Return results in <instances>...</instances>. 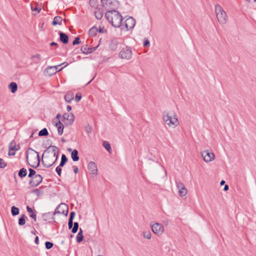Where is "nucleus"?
Segmentation results:
<instances>
[{
    "label": "nucleus",
    "mask_w": 256,
    "mask_h": 256,
    "mask_svg": "<svg viewBox=\"0 0 256 256\" xmlns=\"http://www.w3.org/2000/svg\"><path fill=\"white\" fill-rule=\"evenodd\" d=\"M58 34L60 41L64 44H68L69 40L68 36L62 32H59Z\"/></svg>",
    "instance_id": "nucleus-18"
},
{
    "label": "nucleus",
    "mask_w": 256,
    "mask_h": 256,
    "mask_svg": "<svg viewBox=\"0 0 256 256\" xmlns=\"http://www.w3.org/2000/svg\"><path fill=\"white\" fill-rule=\"evenodd\" d=\"M63 118L68 121L66 125H71L74 122V116L72 113H64L63 114Z\"/></svg>",
    "instance_id": "nucleus-16"
},
{
    "label": "nucleus",
    "mask_w": 256,
    "mask_h": 256,
    "mask_svg": "<svg viewBox=\"0 0 256 256\" xmlns=\"http://www.w3.org/2000/svg\"><path fill=\"white\" fill-rule=\"evenodd\" d=\"M48 134V131L46 128H44L41 130H40L38 132V136H46Z\"/></svg>",
    "instance_id": "nucleus-31"
},
{
    "label": "nucleus",
    "mask_w": 256,
    "mask_h": 256,
    "mask_svg": "<svg viewBox=\"0 0 256 256\" xmlns=\"http://www.w3.org/2000/svg\"><path fill=\"white\" fill-rule=\"evenodd\" d=\"M150 227L152 232L158 236H161L164 232V226L158 222L151 223Z\"/></svg>",
    "instance_id": "nucleus-8"
},
{
    "label": "nucleus",
    "mask_w": 256,
    "mask_h": 256,
    "mask_svg": "<svg viewBox=\"0 0 256 256\" xmlns=\"http://www.w3.org/2000/svg\"><path fill=\"white\" fill-rule=\"evenodd\" d=\"M14 179L16 180V172H14Z\"/></svg>",
    "instance_id": "nucleus-62"
},
{
    "label": "nucleus",
    "mask_w": 256,
    "mask_h": 256,
    "mask_svg": "<svg viewBox=\"0 0 256 256\" xmlns=\"http://www.w3.org/2000/svg\"><path fill=\"white\" fill-rule=\"evenodd\" d=\"M8 88L10 90L12 93L16 92V82H12L8 86Z\"/></svg>",
    "instance_id": "nucleus-30"
},
{
    "label": "nucleus",
    "mask_w": 256,
    "mask_h": 256,
    "mask_svg": "<svg viewBox=\"0 0 256 256\" xmlns=\"http://www.w3.org/2000/svg\"><path fill=\"white\" fill-rule=\"evenodd\" d=\"M78 228V222H75L74 223V226L72 228V232L74 234H75L77 232Z\"/></svg>",
    "instance_id": "nucleus-37"
},
{
    "label": "nucleus",
    "mask_w": 256,
    "mask_h": 256,
    "mask_svg": "<svg viewBox=\"0 0 256 256\" xmlns=\"http://www.w3.org/2000/svg\"><path fill=\"white\" fill-rule=\"evenodd\" d=\"M132 52L130 48L126 46L119 53V56L122 58L129 60L131 58Z\"/></svg>",
    "instance_id": "nucleus-9"
},
{
    "label": "nucleus",
    "mask_w": 256,
    "mask_h": 256,
    "mask_svg": "<svg viewBox=\"0 0 256 256\" xmlns=\"http://www.w3.org/2000/svg\"><path fill=\"white\" fill-rule=\"evenodd\" d=\"M82 98V94L80 93H77L75 97V100L76 102H79Z\"/></svg>",
    "instance_id": "nucleus-43"
},
{
    "label": "nucleus",
    "mask_w": 256,
    "mask_h": 256,
    "mask_svg": "<svg viewBox=\"0 0 256 256\" xmlns=\"http://www.w3.org/2000/svg\"><path fill=\"white\" fill-rule=\"evenodd\" d=\"M94 15L97 20H100L103 16V12L100 8H96L94 12Z\"/></svg>",
    "instance_id": "nucleus-19"
},
{
    "label": "nucleus",
    "mask_w": 256,
    "mask_h": 256,
    "mask_svg": "<svg viewBox=\"0 0 256 256\" xmlns=\"http://www.w3.org/2000/svg\"><path fill=\"white\" fill-rule=\"evenodd\" d=\"M26 209H27L28 212H30V214L34 212L33 210H32V208H30V207H29L28 206H27Z\"/></svg>",
    "instance_id": "nucleus-51"
},
{
    "label": "nucleus",
    "mask_w": 256,
    "mask_h": 256,
    "mask_svg": "<svg viewBox=\"0 0 256 256\" xmlns=\"http://www.w3.org/2000/svg\"><path fill=\"white\" fill-rule=\"evenodd\" d=\"M143 236L144 238L150 240L151 238V232L150 231H144L142 232Z\"/></svg>",
    "instance_id": "nucleus-34"
},
{
    "label": "nucleus",
    "mask_w": 256,
    "mask_h": 256,
    "mask_svg": "<svg viewBox=\"0 0 256 256\" xmlns=\"http://www.w3.org/2000/svg\"><path fill=\"white\" fill-rule=\"evenodd\" d=\"M215 12L218 22L221 24H224L226 23L228 16L226 12L222 9V7L216 4L215 6Z\"/></svg>",
    "instance_id": "nucleus-5"
},
{
    "label": "nucleus",
    "mask_w": 256,
    "mask_h": 256,
    "mask_svg": "<svg viewBox=\"0 0 256 256\" xmlns=\"http://www.w3.org/2000/svg\"><path fill=\"white\" fill-rule=\"evenodd\" d=\"M30 216L32 218H33L34 221H36V214H35V212H33L32 213H31Z\"/></svg>",
    "instance_id": "nucleus-47"
},
{
    "label": "nucleus",
    "mask_w": 256,
    "mask_h": 256,
    "mask_svg": "<svg viewBox=\"0 0 256 256\" xmlns=\"http://www.w3.org/2000/svg\"><path fill=\"white\" fill-rule=\"evenodd\" d=\"M107 20L114 28H120L122 25V17L118 11H107L105 14Z\"/></svg>",
    "instance_id": "nucleus-2"
},
{
    "label": "nucleus",
    "mask_w": 256,
    "mask_h": 256,
    "mask_svg": "<svg viewBox=\"0 0 256 256\" xmlns=\"http://www.w3.org/2000/svg\"><path fill=\"white\" fill-rule=\"evenodd\" d=\"M95 2V0H90V6L92 5V4H94V3Z\"/></svg>",
    "instance_id": "nucleus-58"
},
{
    "label": "nucleus",
    "mask_w": 256,
    "mask_h": 256,
    "mask_svg": "<svg viewBox=\"0 0 256 256\" xmlns=\"http://www.w3.org/2000/svg\"><path fill=\"white\" fill-rule=\"evenodd\" d=\"M25 216L24 215H22L18 220V224L20 226H23L25 224Z\"/></svg>",
    "instance_id": "nucleus-38"
},
{
    "label": "nucleus",
    "mask_w": 256,
    "mask_h": 256,
    "mask_svg": "<svg viewBox=\"0 0 256 256\" xmlns=\"http://www.w3.org/2000/svg\"><path fill=\"white\" fill-rule=\"evenodd\" d=\"M55 214L52 212H48L44 214L42 216V218L44 220H47L50 219V218H54L53 216Z\"/></svg>",
    "instance_id": "nucleus-25"
},
{
    "label": "nucleus",
    "mask_w": 256,
    "mask_h": 256,
    "mask_svg": "<svg viewBox=\"0 0 256 256\" xmlns=\"http://www.w3.org/2000/svg\"><path fill=\"white\" fill-rule=\"evenodd\" d=\"M32 58H36V60H34V62L36 64H38L41 60V56L40 54H38L35 55H32Z\"/></svg>",
    "instance_id": "nucleus-32"
},
{
    "label": "nucleus",
    "mask_w": 256,
    "mask_h": 256,
    "mask_svg": "<svg viewBox=\"0 0 256 256\" xmlns=\"http://www.w3.org/2000/svg\"><path fill=\"white\" fill-rule=\"evenodd\" d=\"M56 126L58 128V134L60 135H62L63 133V130L64 128L63 124L59 120L58 122L56 124Z\"/></svg>",
    "instance_id": "nucleus-21"
},
{
    "label": "nucleus",
    "mask_w": 256,
    "mask_h": 256,
    "mask_svg": "<svg viewBox=\"0 0 256 256\" xmlns=\"http://www.w3.org/2000/svg\"><path fill=\"white\" fill-rule=\"evenodd\" d=\"M143 46L144 47H150V42L148 38H144V40Z\"/></svg>",
    "instance_id": "nucleus-39"
},
{
    "label": "nucleus",
    "mask_w": 256,
    "mask_h": 256,
    "mask_svg": "<svg viewBox=\"0 0 256 256\" xmlns=\"http://www.w3.org/2000/svg\"><path fill=\"white\" fill-rule=\"evenodd\" d=\"M67 150H68V152H72V149L71 148H68L67 149Z\"/></svg>",
    "instance_id": "nucleus-63"
},
{
    "label": "nucleus",
    "mask_w": 256,
    "mask_h": 256,
    "mask_svg": "<svg viewBox=\"0 0 256 256\" xmlns=\"http://www.w3.org/2000/svg\"><path fill=\"white\" fill-rule=\"evenodd\" d=\"M6 164L4 160L0 158V168H4L6 166Z\"/></svg>",
    "instance_id": "nucleus-42"
},
{
    "label": "nucleus",
    "mask_w": 256,
    "mask_h": 256,
    "mask_svg": "<svg viewBox=\"0 0 256 256\" xmlns=\"http://www.w3.org/2000/svg\"><path fill=\"white\" fill-rule=\"evenodd\" d=\"M60 167L61 166H57L56 168V171L59 176H60L61 175L62 168Z\"/></svg>",
    "instance_id": "nucleus-44"
},
{
    "label": "nucleus",
    "mask_w": 256,
    "mask_h": 256,
    "mask_svg": "<svg viewBox=\"0 0 256 256\" xmlns=\"http://www.w3.org/2000/svg\"><path fill=\"white\" fill-rule=\"evenodd\" d=\"M66 110H68V112L70 111V110H72V107H71V106H66Z\"/></svg>",
    "instance_id": "nucleus-57"
},
{
    "label": "nucleus",
    "mask_w": 256,
    "mask_h": 256,
    "mask_svg": "<svg viewBox=\"0 0 256 256\" xmlns=\"http://www.w3.org/2000/svg\"><path fill=\"white\" fill-rule=\"evenodd\" d=\"M98 32V29L96 27H92L88 31V34L90 36H94Z\"/></svg>",
    "instance_id": "nucleus-28"
},
{
    "label": "nucleus",
    "mask_w": 256,
    "mask_h": 256,
    "mask_svg": "<svg viewBox=\"0 0 256 256\" xmlns=\"http://www.w3.org/2000/svg\"><path fill=\"white\" fill-rule=\"evenodd\" d=\"M201 156L206 162H210L214 160L215 158L213 152L208 150H204L201 152Z\"/></svg>",
    "instance_id": "nucleus-11"
},
{
    "label": "nucleus",
    "mask_w": 256,
    "mask_h": 256,
    "mask_svg": "<svg viewBox=\"0 0 256 256\" xmlns=\"http://www.w3.org/2000/svg\"><path fill=\"white\" fill-rule=\"evenodd\" d=\"M72 225H73V220H68V228L69 229H70L72 228Z\"/></svg>",
    "instance_id": "nucleus-46"
},
{
    "label": "nucleus",
    "mask_w": 256,
    "mask_h": 256,
    "mask_svg": "<svg viewBox=\"0 0 256 256\" xmlns=\"http://www.w3.org/2000/svg\"><path fill=\"white\" fill-rule=\"evenodd\" d=\"M80 43V38L79 37L77 36L74 38V40L73 41L72 44L74 46H75L76 44H78Z\"/></svg>",
    "instance_id": "nucleus-41"
},
{
    "label": "nucleus",
    "mask_w": 256,
    "mask_h": 256,
    "mask_svg": "<svg viewBox=\"0 0 256 256\" xmlns=\"http://www.w3.org/2000/svg\"><path fill=\"white\" fill-rule=\"evenodd\" d=\"M68 207L65 204L62 203L60 204L56 208L54 214H62L67 216L68 213Z\"/></svg>",
    "instance_id": "nucleus-10"
},
{
    "label": "nucleus",
    "mask_w": 256,
    "mask_h": 256,
    "mask_svg": "<svg viewBox=\"0 0 256 256\" xmlns=\"http://www.w3.org/2000/svg\"><path fill=\"white\" fill-rule=\"evenodd\" d=\"M177 188L178 190V194L180 196H184L187 194V190L184 184L180 182H176Z\"/></svg>",
    "instance_id": "nucleus-13"
},
{
    "label": "nucleus",
    "mask_w": 256,
    "mask_h": 256,
    "mask_svg": "<svg viewBox=\"0 0 256 256\" xmlns=\"http://www.w3.org/2000/svg\"><path fill=\"white\" fill-rule=\"evenodd\" d=\"M42 177L41 175L38 174L36 176H34V177L30 179L29 184L32 186H36L42 182Z\"/></svg>",
    "instance_id": "nucleus-12"
},
{
    "label": "nucleus",
    "mask_w": 256,
    "mask_h": 256,
    "mask_svg": "<svg viewBox=\"0 0 256 256\" xmlns=\"http://www.w3.org/2000/svg\"><path fill=\"white\" fill-rule=\"evenodd\" d=\"M64 64V63L62 64H61V65H62V64ZM60 66V64L58 65V66H52L54 68V70H58V67L59 66Z\"/></svg>",
    "instance_id": "nucleus-56"
},
{
    "label": "nucleus",
    "mask_w": 256,
    "mask_h": 256,
    "mask_svg": "<svg viewBox=\"0 0 256 256\" xmlns=\"http://www.w3.org/2000/svg\"><path fill=\"white\" fill-rule=\"evenodd\" d=\"M58 148L54 146H50L44 152L42 156V164L45 168H50L57 160Z\"/></svg>",
    "instance_id": "nucleus-1"
},
{
    "label": "nucleus",
    "mask_w": 256,
    "mask_h": 256,
    "mask_svg": "<svg viewBox=\"0 0 256 256\" xmlns=\"http://www.w3.org/2000/svg\"><path fill=\"white\" fill-rule=\"evenodd\" d=\"M16 153V142L12 140L9 144L8 155L9 156H14Z\"/></svg>",
    "instance_id": "nucleus-14"
},
{
    "label": "nucleus",
    "mask_w": 256,
    "mask_h": 256,
    "mask_svg": "<svg viewBox=\"0 0 256 256\" xmlns=\"http://www.w3.org/2000/svg\"><path fill=\"white\" fill-rule=\"evenodd\" d=\"M68 161V158L64 154H62V158H61V162L60 164V166H64V164H66V163Z\"/></svg>",
    "instance_id": "nucleus-29"
},
{
    "label": "nucleus",
    "mask_w": 256,
    "mask_h": 256,
    "mask_svg": "<svg viewBox=\"0 0 256 256\" xmlns=\"http://www.w3.org/2000/svg\"><path fill=\"white\" fill-rule=\"evenodd\" d=\"M224 184H225V181H224V180H222L220 182V184L221 186L224 185Z\"/></svg>",
    "instance_id": "nucleus-59"
},
{
    "label": "nucleus",
    "mask_w": 256,
    "mask_h": 256,
    "mask_svg": "<svg viewBox=\"0 0 256 256\" xmlns=\"http://www.w3.org/2000/svg\"><path fill=\"white\" fill-rule=\"evenodd\" d=\"M64 67L60 68L59 70H56L54 69V68L50 66H48L44 70L45 75H47L49 76H52L56 74L58 72L61 70Z\"/></svg>",
    "instance_id": "nucleus-17"
},
{
    "label": "nucleus",
    "mask_w": 256,
    "mask_h": 256,
    "mask_svg": "<svg viewBox=\"0 0 256 256\" xmlns=\"http://www.w3.org/2000/svg\"><path fill=\"white\" fill-rule=\"evenodd\" d=\"M62 21V18L60 16H56L54 18L52 24L53 26H56L57 24L61 25Z\"/></svg>",
    "instance_id": "nucleus-20"
},
{
    "label": "nucleus",
    "mask_w": 256,
    "mask_h": 256,
    "mask_svg": "<svg viewBox=\"0 0 256 256\" xmlns=\"http://www.w3.org/2000/svg\"><path fill=\"white\" fill-rule=\"evenodd\" d=\"M88 168L91 174L95 176L98 174L97 166L94 162H90L88 164Z\"/></svg>",
    "instance_id": "nucleus-15"
},
{
    "label": "nucleus",
    "mask_w": 256,
    "mask_h": 256,
    "mask_svg": "<svg viewBox=\"0 0 256 256\" xmlns=\"http://www.w3.org/2000/svg\"><path fill=\"white\" fill-rule=\"evenodd\" d=\"M12 214L13 216H16V206H14L12 207Z\"/></svg>",
    "instance_id": "nucleus-45"
},
{
    "label": "nucleus",
    "mask_w": 256,
    "mask_h": 256,
    "mask_svg": "<svg viewBox=\"0 0 256 256\" xmlns=\"http://www.w3.org/2000/svg\"><path fill=\"white\" fill-rule=\"evenodd\" d=\"M50 46H58V44L56 43L55 42H52L50 44Z\"/></svg>",
    "instance_id": "nucleus-55"
},
{
    "label": "nucleus",
    "mask_w": 256,
    "mask_h": 256,
    "mask_svg": "<svg viewBox=\"0 0 256 256\" xmlns=\"http://www.w3.org/2000/svg\"><path fill=\"white\" fill-rule=\"evenodd\" d=\"M102 6L107 11L116 10L118 5V2L116 0H101Z\"/></svg>",
    "instance_id": "nucleus-6"
},
{
    "label": "nucleus",
    "mask_w": 256,
    "mask_h": 256,
    "mask_svg": "<svg viewBox=\"0 0 256 256\" xmlns=\"http://www.w3.org/2000/svg\"><path fill=\"white\" fill-rule=\"evenodd\" d=\"M103 146L110 153L111 146L108 142H104L103 143Z\"/></svg>",
    "instance_id": "nucleus-35"
},
{
    "label": "nucleus",
    "mask_w": 256,
    "mask_h": 256,
    "mask_svg": "<svg viewBox=\"0 0 256 256\" xmlns=\"http://www.w3.org/2000/svg\"><path fill=\"white\" fill-rule=\"evenodd\" d=\"M84 239V236L82 235V228H80V229L79 232H78L76 237V240L78 242H80L82 241Z\"/></svg>",
    "instance_id": "nucleus-26"
},
{
    "label": "nucleus",
    "mask_w": 256,
    "mask_h": 256,
    "mask_svg": "<svg viewBox=\"0 0 256 256\" xmlns=\"http://www.w3.org/2000/svg\"><path fill=\"white\" fill-rule=\"evenodd\" d=\"M32 10L34 11H37L38 12H39L40 10V8H33L32 7Z\"/></svg>",
    "instance_id": "nucleus-52"
},
{
    "label": "nucleus",
    "mask_w": 256,
    "mask_h": 256,
    "mask_svg": "<svg viewBox=\"0 0 256 256\" xmlns=\"http://www.w3.org/2000/svg\"><path fill=\"white\" fill-rule=\"evenodd\" d=\"M45 246L46 249L49 250L52 248V247L54 246V244L52 242H45Z\"/></svg>",
    "instance_id": "nucleus-40"
},
{
    "label": "nucleus",
    "mask_w": 256,
    "mask_h": 256,
    "mask_svg": "<svg viewBox=\"0 0 256 256\" xmlns=\"http://www.w3.org/2000/svg\"><path fill=\"white\" fill-rule=\"evenodd\" d=\"M162 120L170 126L174 128L179 124L176 115L172 112H164L162 113Z\"/></svg>",
    "instance_id": "nucleus-4"
},
{
    "label": "nucleus",
    "mask_w": 256,
    "mask_h": 256,
    "mask_svg": "<svg viewBox=\"0 0 256 256\" xmlns=\"http://www.w3.org/2000/svg\"><path fill=\"white\" fill-rule=\"evenodd\" d=\"M75 212H72L70 213V218H69V220H73L74 216H75Z\"/></svg>",
    "instance_id": "nucleus-48"
},
{
    "label": "nucleus",
    "mask_w": 256,
    "mask_h": 256,
    "mask_svg": "<svg viewBox=\"0 0 256 256\" xmlns=\"http://www.w3.org/2000/svg\"><path fill=\"white\" fill-rule=\"evenodd\" d=\"M20 148V146H19V144H17V148H16V150L17 151Z\"/></svg>",
    "instance_id": "nucleus-64"
},
{
    "label": "nucleus",
    "mask_w": 256,
    "mask_h": 256,
    "mask_svg": "<svg viewBox=\"0 0 256 256\" xmlns=\"http://www.w3.org/2000/svg\"><path fill=\"white\" fill-rule=\"evenodd\" d=\"M80 50L82 52V53L84 54H90V51H88V47L87 45L82 46L81 47Z\"/></svg>",
    "instance_id": "nucleus-33"
},
{
    "label": "nucleus",
    "mask_w": 256,
    "mask_h": 256,
    "mask_svg": "<svg viewBox=\"0 0 256 256\" xmlns=\"http://www.w3.org/2000/svg\"><path fill=\"white\" fill-rule=\"evenodd\" d=\"M64 99L67 102L70 103L74 99V94L70 92H67L64 96Z\"/></svg>",
    "instance_id": "nucleus-22"
},
{
    "label": "nucleus",
    "mask_w": 256,
    "mask_h": 256,
    "mask_svg": "<svg viewBox=\"0 0 256 256\" xmlns=\"http://www.w3.org/2000/svg\"><path fill=\"white\" fill-rule=\"evenodd\" d=\"M26 174L27 170L25 168H21L18 172V176L20 178H23L26 176Z\"/></svg>",
    "instance_id": "nucleus-27"
},
{
    "label": "nucleus",
    "mask_w": 256,
    "mask_h": 256,
    "mask_svg": "<svg viewBox=\"0 0 256 256\" xmlns=\"http://www.w3.org/2000/svg\"><path fill=\"white\" fill-rule=\"evenodd\" d=\"M98 47V46H96L94 47V48H88V51H90V54L92 53V52L96 50V49Z\"/></svg>",
    "instance_id": "nucleus-49"
},
{
    "label": "nucleus",
    "mask_w": 256,
    "mask_h": 256,
    "mask_svg": "<svg viewBox=\"0 0 256 256\" xmlns=\"http://www.w3.org/2000/svg\"><path fill=\"white\" fill-rule=\"evenodd\" d=\"M34 242L37 244H39V238L38 236L36 237Z\"/></svg>",
    "instance_id": "nucleus-53"
},
{
    "label": "nucleus",
    "mask_w": 256,
    "mask_h": 256,
    "mask_svg": "<svg viewBox=\"0 0 256 256\" xmlns=\"http://www.w3.org/2000/svg\"><path fill=\"white\" fill-rule=\"evenodd\" d=\"M26 160L28 164L34 168L38 167L40 164L39 154L32 148H29L26 152Z\"/></svg>",
    "instance_id": "nucleus-3"
},
{
    "label": "nucleus",
    "mask_w": 256,
    "mask_h": 256,
    "mask_svg": "<svg viewBox=\"0 0 256 256\" xmlns=\"http://www.w3.org/2000/svg\"><path fill=\"white\" fill-rule=\"evenodd\" d=\"M72 158L74 162H76L79 160V156H78V151L76 150H74L72 152Z\"/></svg>",
    "instance_id": "nucleus-24"
},
{
    "label": "nucleus",
    "mask_w": 256,
    "mask_h": 256,
    "mask_svg": "<svg viewBox=\"0 0 256 256\" xmlns=\"http://www.w3.org/2000/svg\"><path fill=\"white\" fill-rule=\"evenodd\" d=\"M60 114H58L56 115V118H60Z\"/></svg>",
    "instance_id": "nucleus-60"
},
{
    "label": "nucleus",
    "mask_w": 256,
    "mask_h": 256,
    "mask_svg": "<svg viewBox=\"0 0 256 256\" xmlns=\"http://www.w3.org/2000/svg\"><path fill=\"white\" fill-rule=\"evenodd\" d=\"M136 24V20L132 17L127 18L124 23L121 26L122 29L124 31H128L134 28Z\"/></svg>",
    "instance_id": "nucleus-7"
},
{
    "label": "nucleus",
    "mask_w": 256,
    "mask_h": 256,
    "mask_svg": "<svg viewBox=\"0 0 256 256\" xmlns=\"http://www.w3.org/2000/svg\"><path fill=\"white\" fill-rule=\"evenodd\" d=\"M86 130L88 132H91V128H89L88 130Z\"/></svg>",
    "instance_id": "nucleus-61"
},
{
    "label": "nucleus",
    "mask_w": 256,
    "mask_h": 256,
    "mask_svg": "<svg viewBox=\"0 0 256 256\" xmlns=\"http://www.w3.org/2000/svg\"><path fill=\"white\" fill-rule=\"evenodd\" d=\"M118 44V42L116 40H112L110 44V48L111 49V50L115 51L117 49Z\"/></svg>",
    "instance_id": "nucleus-23"
},
{
    "label": "nucleus",
    "mask_w": 256,
    "mask_h": 256,
    "mask_svg": "<svg viewBox=\"0 0 256 256\" xmlns=\"http://www.w3.org/2000/svg\"><path fill=\"white\" fill-rule=\"evenodd\" d=\"M29 174H28V176L31 179L33 177H34V176H36V171L32 169V168H29Z\"/></svg>",
    "instance_id": "nucleus-36"
},
{
    "label": "nucleus",
    "mask_w": 256,
    "mask_h": 256,
    "mask_svg": "<svg viewBox=\"0 0 256 256\" xmlns=\"http://www.w3.org/2000/svg\"><path fill=\"white\" fill-rule=\"evenodd\" d=\"M74 172L75 174H77L78 172V168L76 166H74Z\"/></svg>",
    "instance_id": "nucleus-50"
},
{
    "label": "nucleus",
    "mask_w": 256,
    "mask_h": 256,
    "mask_svg": "<svg viewBox=\"0 0 256 256\" xmlns=\"http://www.w3.org/2000/svg\"><path fill=\"white\" fill-rule=\"evenodd\" d=\"M228 190V186L227 184L225 185L224 186V190L227 191Z\"/></svg>",
    "instance_id": "nucleus-54"
}]
</instances>
